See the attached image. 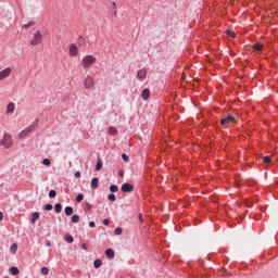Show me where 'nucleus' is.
<instances>
[{"label":"nucleus","mask_w":278,"mask_h":278,"mask_svg":"<svg viewBox=\"0 0 278 278\" xmlns=\"http://www.w3.org/2000/svg\"><path fill=\"white\" fill-rule=\"evenodd\" d=\"M108 199H109V201L114 202V201H116V194L110 193V194L108 195Z\"/></svg>","instance_id":"obj_34"},{"label":"nucleus","mask_w":278,"mask_h":278,"mask_svg":"<svg viewBox=\"0 0 278 278\" xmlns=\"http://www.w3.org/2000/svg\"><path fill=\"white\" fill-rule=\"evenodd\" d=\"M110 192H118V186H116V185H111V186H110Z\"/></svg>","instance_id":"obj_30"},{"label":"nucleus","mask_w":278,"mask_h":278,"mask_svg":"<svg viewBox=\"0 0 278 278\" xmlns=\"http://www.w3.org/2000/svg\"><path fill=\"white\" fill-rule=\"evenodd\" d=\"M10 73H12V70L10 67H7L0 72V81H3V79H8L10 77Z\"/></svg>","instance_id":"obj_6"},{"label":"nucleus","mask_w":278,"mask_h":278,"mask_svg":"<svg viewBox=\"0 0 278 278\" xmlns=\"http://www.w3.org/2000/svg\"><path fill=\"white\" fill-rule=\"evenodd\" d=\"M245 205H247V207H253V201L245 200Z\"/></svg>","instance_id":"obj_39"},{"label":"nucleus","mask_w":278,"mask_h":278,"mask_svg":"<svg viewBox=\"0 0 278 278\" xmlns=\"http://www.w3.org/2000/svg\"><path fill=\"white\" fill-rule=\"evenodd\" d=\"M89 227L91 228L97 227V224L94 222H89Z\"/></svg>","instance_id":"obj_45"},{"label":"nucleus","mask_w":278,"mask_h":278,"mask_svg":"<svg viewBox=\"0 0 278 278\" xmlns=\"http://www.w3.org/2000/svg\"><path fill=\"white\" fill-rule=\"evenodd\" d=\"M90 210H92V204H90V203L87 202V203L85 204V211H86V212H90Z\"/></svg>","instance_id":"obj_36"},{"label":"nucleus","mask_w":278,"mask_h":278,"mask_svg":"<svg viewBox=\"0 0 278 278\" xmlns=\"http://www.w3.org/2000/svg\"><path fill=\"white\" fill-rule=\"evenodd\" d=\"M0 220H3V212H0Z\"/></svg>","instance_id":"obj_48"},{"label":"nucleus","mask_w":278,"mask_h":278,"mask_svg":"<svg viewBox=\"0 0 278 278\" xmlns=\"http://www.w3.org/2000/svg\"><path fill=\"white\" fill-rule=\"evenodd\" d=\"M252 49L254 51H262V49H264V46L262 43H254Z\"/></svg>","instance_id":"obj_21"},{"label":"nucleus","mask_w":278,"mask_h":278,"mask_svg":"<svg viewBox=\"0 0 278 278\" xmlns=\"http://www.w3.org/2000/svg\"><path fill=\"white\" fill-rule=\"evenodd\" d=\"M138 79H146L147 78V70H140L137 72Z\"/></svg>","instance_id":"obj_12"},{"label":"nucleus","mask_w":278,"mask_h":278,"mask_svg":"<svg viewBox=\"0 0 278 278\" xmlns=\"http://www.w3.org/2000/svg\"><path fill=\"white\" fill-rule=\"evenodd\" d=\"M54 212L55 214H60L62 212V203H56L54 205Z\"/></svg>","instance_id":"obj_22"},{"label":"nucleus","mask_w":278,"mask_h":278,"mask_svg":"<svg viewBox=\"0 0 278 278\" xmlns=\"http://www.w3.org/2000/svg\"><path fill=\"white\" fill-rule=\"evenodd\" d=\"M70 53H71V55H73V56L77 55V45L72 43V45L70 46Z\"/></svg>","instance_id":"obj_15"},{"label":"nucleus","mask_w":278,"mask_h":278,"mask_svg":"<svg viewBox=\"0 0 278 278\" xmlns=\"http://www.w3.org/2000/svg\"><path fill=\"white\" fill-rule=\"evenodd\" d=\"M116 14H117L116 11H114L113 15L116 16Z\"/></svg>","instance_id":"obj_51"},{"label":"nucleus","mask_w":278,"mask_h":278,"mask_svg":"<svg viewBox=\"0 0 278 278\" xmlns=\"http://www.w3.org/2000/svg\"><path fill=\"white\" fill-rule=\"evenodd\" d=\"M101 168H103V161L101 160V157H98V161L96 164V170L99 172L101 170Z\"/></svg>","instance_id":"obj_17"},{"label":"nucleus","mask_w":278,"mask_h":278,"mask_svg":"<svg viewBox=\"0 0 278 278\" xmlns=\"http://www.w3.org/2000/svg\"><path fill=\"white\" fill-rule=\"evenodd\" d=\"M72 223H75V224L79 223V215H73Z\"/></svg>","instance_id":"obj_35"},{"label":"nucleus","mask_w":278,"mask_h":278,"mask_svg":"<svg viewBox=\"0 0 278 278\" xmlns=\"http://www.w3.org/2000/svg\"><path fill=\"white\" fill-rule=\"evenodd\" d=\"M16 109L14 102H11L7 106V114H14V110Z\"/></svg>","instance_id":"obj_11"},{"label":"nucleus","mask_w":278,"mask_h":278,"mask_svg":"<svg viewBox=\"0 0 278 278\" xmlns=\"http://www.w3.org/2000/svg\"><path fill=\"white\" fill-rule=\"evenodd\" d=\"M65 242H68V244H73L75 242V238H73L72 235H66L64 237Z\"/></svg>","instance_id":"obj_19"},{"label":"nucleus","mask_w":278,"mask_h":278,"mask_svg":"<svg viewBox=\"0 0 278 278\" xmlns=\"http://www.w3.org/2000/svg\"><path fill=\"white\" fill-rule=\"evenodd\" d=\"M229 123H236V117H233V115L228 114L226 117L220 119V125L223 127H227V125H229Z\"/></svg>","instance_id":"obj_4"},{"label":"nucleus","mask_w":278,"mask_h":278,"mask_svg":"<svg viewBox=\"0 0 278 278\" xmlns=\"http://www.w3.org/2000/svg\"><path fill=\"white\" fill-rule=\"evenodd\" d=\"M85 88L88 90V88H92L94 86V79L92 77L87 76L84 83Z\"/></svg>","instance_id":"obj_8"},{"label":"nucleus","mask_w":278,"mask_h":278,"mask_svg":"<svg viewBox=\"0 0 278 278\" xmlns=\"http://www.w3.org/2000/svg\"><path fill=\"white\" fill-rule=\"evenodd\" d=\"M43 210L46 212H51V210H53V204H46V205H43Z\"/></svg>","instance_id":"obj_29"},{"label":"nucleus","mask_w":278,"mask_h":278,"mask_svg":"<svg viewBox=\"0 0 278 278\" xmlns=\"http://www.w3.org/2000/svg\"><path fill=\"white\" fill-rule=\"evenodd\" d=\"M41 275H49V267H41Z\"/></svg>","instance_id":"obj_37"},{"label":"nucleus","mask_w":278,"mask_h":278,"mask_svg":"<svg viewBox=\"0 0 278 278\" xmlns=\"http://www.w3.org/2000/svg\"><path fill=\"white\" fill-rule=\"evenodd\" d=\"M226 35H228L230 38H236V33H233L231 29H227Z\"/></svg>","instance_id":"obj_28"},{"label":"nucleus","mask_w":278,"mask_h":278,"mask_svg":"<svg viewBox=\"0 0 278 278\" xmlns=\"http://www.w3.org/2000/svg\"><path fill=\"white\" fill-rule=\"evenodd\" d=\"M97 62V59L92 55H86L83 59V68H88L89 66H92Z\"/></svg>","instance_id":"obj_2"},{"label":"nucleus","mask_w":278,"mask_h":278,"mask_svg":"<svg viewBox=\"0 0 278 278\" xmlns=\"http://www.w3.org/2000/svg\"><path fill=\"white\" fill-rule=\"evenodd\" d=\"M17 250H18V245L16 243H13L11 245V253H16Z\"/></svg>","instance_id":"obj_32"},{"label":"nucleus","mask_w":278,"mask_h":278,"mask_svg":"<svg viewBox=\"0 0 278 278\" xmlns=\"http://www.w3.org/2000/svg\"><path fill=\"white\" fill-rule=\"evenodd\" d=\"M149 97H151V90L149 88L143 89L141 92L143 101H149Z\"/></svg>","instance_id":"obj_9"},{"label":"nucleus","mask_w":278,"mask_h":278,"mask_svg":"<svg viewBox=\"0 0 278 278\" xmlns=\"http://www.w3.org/2000/svg\"><path fill=\"white\" fill-rule=\"evenodd\" d=\"M134 185L125 182L122 185V192H134Z\"/></svg>","instance_id":"obj_7"},{"label":"nucleus","mask_w":278,"mask_h":278,"mask_svg":"<svg viewBox=\"0 0 278 278\" xmlns=\"http://www.w3.org/2000/svg\"><path fill=\"white\" fill-rule=\"evenodd\" d=\"M38 218H40V213H38V212L33 213L31 218H30L31 225H36V220H38Z\"/></svg>","instance_id":"obj_14"},{"label":"nucleus","mask_w":278,"mask_h":278,"mask_svg":"<svg viewBox=\"0 0 278 278\" xmlns=\"http://www.w3.org/2000/svg\"><path fill=\"white\" fill-rule=\"evenodd\" d=\"M42 164H43V166H51V160H49V159H43V160H42Z\"/></svg>","instance_id":"obj_33"},{"label":"nucleus","mask_w":278,"mask_h":278,"mask_svg":"<svg viewBox=\"0 0 278 278\" xmlns=\"http://www.w3.org/2000/svg\"><path fill=\"white\" fill-rule=\"evenodd\" d=\"M254 220H260V217H254Z\"/></svg>","instance_id":"obj_50"},{"label":"nucleus","mask_w":278,"mask_h":278,"mask_svg":"<svg viewBox=\"0 0 278 278\" xmlns=\"http://www.w3.org/2000/svg\"><path fill=\"white\" fill-rule=\"evenodd\" d=\"M103 225L108 227V225H110V219H103Z\"/></svg>","instance_id":"obj_44"},{"label":"nucleus","mask_w":278,"mask_h":278,"mask_svg":"<svg viewBox=\"0 0 278 278\" xmlns=\"http://www.w3.org/2000/svg\"><path fill=\"white\" fill-rule=\"evenodd\" d=\"M138 218H139V220H140V223H144V219L142 218V214H139V215H138Z\"/></svg>","instance_id":"obj_46"},{"label":"nucleus","mask_w":278,"mask_h":278,"mask_svg":"<svg viewBox=\"0 0 278 278\" xmlns=\"http://www.w3.org/2000/svg\"><path fill=\"white\" fill-rule=\"evenodd\" d=\"M101 266H103V261L101 258H97L93 261L94 268H101Z\"/></svg>","instance_id":"obj_16"},{"label":"nucleus","mask_w":278,"mask_h":278,"mask_svg":"<svg viewBox=\"0 0 278 278\" xmlns=\"http://www.w3.org/2000/svg\"><path fill=\"white\" fill-rule=\"evenodd\" d=\"M122 160H124L125 162H129V156L127 154L123 153Z\"/></svg>","instance_id":"obj_40"},{"label":"nucleus","mask_w":278,"mask_h":278,"mask_svg":"<svg viewBox=\"0 0 278 278\" xmlns=\"http://www.w3.org/2000/svg\"><path fill=\"white\" fill-rule=\"evenodd\" d=\"M81 249H84V251H88V243H83Z\"/></svg>","instance_id":"obj_41"},{"label":"nucleus","mask_w":278,"mask_h":278,"mask_svg":"<svg viewBox=\"0 0 278 278\" xmlns=\"http://www.w3.org/2000/svg\"><path fill=\"white\" fill-rule=\"evenodd\" d=\"M9 273H11L13 276H16L18 275V273H21V270L18 269V267L12 266L10 267Z\"/></svg>","instance_id":"obj_18"},{"label":"nucleus","mask_w":278,"mask_h":278,"mask_svg":"<svg viewBox=\"0 0 278 278\" xmlns=\"http://www.w3.org/2000/svg\"><path fill=\"white\" fill-rule=\"evenodd\" d=\"M263 162H264L265 164H270V162H271L270 156H264V157H263Z\"/></svg>","instance_id":"obj_38"},{"label":"nucleus","mask_w":278,"mask_h":278,"mask_svg":"<svg viewBox=\"0 0 278 278\" xmlns=\"http://www.w3.org/2000/svg\"><path fill=\"white\" fill-rule=\"evenodd\" d=\"M112 8H116V2H112Z\"/></svg>","instance_id":"obj_49"},{"label":"nucleus","mask_w":278,"mask_h":278,"mask_svg":"<svg viewBox=\"0 0 278 278\" xmlns=\"http://www.w3.org/2000/svg\"><path fill=\"white\" fill-rule=\"evenodd\" d=\"M46 247H51V241H46Z\"/></svg>","instance_id":"obj_47"},{"label":"nucleus","mask_w":278,"mask_h":278,"mask_svg":"<svg viewBox=\"0 0 278 278\" xmlns=\"http://www.w3.org/2000/svg\"><path fill=\"white\" fill-rule=\"evenodd\" d=\"M2 144L4 149H12V136L10 134H4Z\"/></svg>","instance_id":"obj_3"},{"label":"nucleus","mask_w":278,"mask_h":278,"mask_svg":"<svg viewBox=\"0 0 278 278\" xmlns=\"http://www.w3.org/2000/svg\"><path fill=\"white\" fill-rule=\"evenodd\" d=\"M38 123L36 124H31L30 126H28L27 128H25L24 130H22L18 134V138L20 140H23V138H27V136H29V134H34V131H36V127H37Z\"/></svg>","instance_id":"obj_1"},{"label":"nucleus","mask_w":278,"mask_h":278,"mask_svg":"<svg viewBox=\"0 0 278 278\" xmlns=\"http://www.w3.org/2000/svg\"><path fill=\"white\" fill-rule=\"evenodd\" d=\"M49 199H55L58 197V191L55 190H50L48 193Z\"/></svg>","instance_id":"obj_24"},{"label":"nucleus","mask_w":278,"mask_h":278,"mask_svg":"<svg viewBox=\"0 0 278 278\" xmlns=\"http://www.w3.org/2000/svg\"><path fill=\"white\" fill-rule=\"evenodd\" d=\"M118 175H119V177H125V172L123 169H119Z\"/></svg>","instance_id":"obj_42"},{"label":"nucleus","mask_w":278,"mask_h":278,"mask_svg":"<svg viewBox=\"0 0 278 278\" xmlns=\"http://www.w3.org/2000/svg\"><path fill=\"white\" fill-rule=\"evenodd\" d=\"M74 176H75L77 179H79V177H81V172H76V173L74 174Z\"/></svg>","instance_id":"obj_43"},{"label":"nucleus","mask_w":278,"mask_h":278,"mask_svg":"<svg viewBox=\"0 0 278 278\" xmlns=\"http://www.w3.org/2000/svg\"><path fill=\"white\" fill-rule=\"evenodd\" d=\"M104 253L109 260H114L115 252L112 248L106 249Z\"/></svg>","instance_id":"obj_10"},{"label":"nucleus","mask_w":278,"mask_h":278,"mask_svg":"<svg viewBox=\"0 0 278 278\" xmlns=\"http://www.w3.org/2000/svg\"><path fill=\"white\" fill-rule=\"evenodd\" d=\"M40 42H42V34L40 31H37L34 35V38L30 41V45H33V47H36L37 45H40Z\"/></svg>","instance_id":"obj_5"},{"label":"nucleus","mask_w":278,"mask_h":278,"mask_svg":"<svg viewBox=\"0 0 278 278\" xmlns=\"http://www.w3.org/2000/svg\"><path fill=\"white\" fill-rule=\"evenodd\" d=\"M91 188H92V190H97V188H99V178L93 177L91 179Z\"/></svg>","instance_id":"obj_13"},{"label":"nucleus","mask_w":278,"mask_h":278,"mask_svg":"<svg viewBox=\"0 0 278 278\" xmlns=\"http://www.w3.org/2000/svg\"><path fill=\"white\" fill-rule=\"evenodd\" d=\"M114 233L115 236H123V228L121 227L115 228Z\"/></svg>","instance_id":"obj_26"},{"label":"nucleus","mask_w":278,"mask_h":278,"mask_svg":"<svg viewBox=\"0 0 278 278\" xmlns=\"http://www.w3.org/2000/svg\"><path fill=\"white\" fill-rule=\"evenodd\" d=\"M108 134H110V136H115L116 135V128L114 127H109Z\"/></svg>","instance_id":"obj_25"},{"label":"nucleus","mask_w":278,"mask_h":278,"mask_svg":"<svg viewBox=\"0 0 278 278\" xmlns=\"http://www.w3.org/2000/svg\"><path fill=\"white\" fill-rule=\"evenodd\" d=\"M3 144V141H0V146Z\"/></svg>","instance_id":"obj_52"},{"label":"nucleus","mask_w":278,"mask_h":278,"mask_svg":"<svg viewBox=\"0 0 278 278\" xmlns=\"http://www.w3.org/2000/svg\"><path fill=\"white\" fill-rule=\"evenodd\" d=\"M65 216H73V206L65 207Z\"/></svg>","instance_id":"obj_23"},{"label":"nucleus","mask_w":278,"mask_h":278,"mask_svg":"<svg viewBox=\"0 0 278 278\" xmlns=\"http://www.w3.org/2000/svg\"><path fill=\"white\" fill-rule=\"evenodd\" d=\"M81 201H84V193H79V194L76 197V203H81Z\"/></svg>","instance_id":"obj_31"},{"label":"nucleus","mask_w":278,"mask_h":278,"mask_svg":"<svg viewBox=\"0 0 278 278\" xmlns=\"http://www.w3.org/2000/svg\"><path fill=\"white\" fill-rule=\"evenodd\" d=\"M78 46L86 49V39L81 36L78 38Z\"/></svg>","instance_id":"obj_20"},{"label":"nucleus","mask_w":278,"mask_h":278,"mask_svg":"<svg viewBox=\"0 0 278 278\" xmlns=\"http://www.w3.org/2000/svg\"><path fill=\"white\" fill-rule=\"evenodd\" d=\"M33 25H36V22H28L23 26V29H29V27H33Z\"/></svg>","instance_id":"obj_27"}]
</instances>
